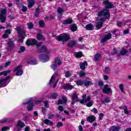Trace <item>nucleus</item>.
<instances>
[{
	"label": "nucleus",
	"mask_w": 131,
	"mask_h": 131,
	"mask_svg": "<svg viewBox=\"0 0 131 131\" xmlns=\"http://www.w3.org/2000/svg\"><path fill=\"white\" fill-rule=\"evenodd\" d=\"M102 4L105 6L104 7L105 9L98 12V17L103 16L105 19H108V18L110 17V12L108 9H112V8H114V5H113L112 3L110 2L109 0L103 1Z\"/></svg>",
	"instance_id": "1"
},
{
	"label": "nucleus",
	"mask_w": 131,
	"mask_h": 131,
	"mask_svg": "<svg viewBox=\"0 0 131 131\" xmlns=\"http://www.w3.org/2000/svg\"><path fill=\"white\" fill-rule=\"evenodd\" d=\"M56 40L58 41H67L70 39V35L63 33L56 37Z\"/></svg>",
	"instance_id": "2"
},
{
	"label": "nucleus",
	"mask_w": 131,
	"mask_h": 131,
	"mask_svg": "<svg viewBox=\"0 0 131 131\" xmlns=\"http://www.w3.org/2000/svg\"><path fill=\"white\" fill-rule=\"evenodd\" d=\"M10 76H7L5 78L0 79V89L5 88V86H7L9 84L10 81H8V80L10 79Z\"/></svg>",
	"instance_id": "3"
},
{
	"label": "nucleus",
	"mask_w": 131,
	"mask_h": 131,
	"mask_svg": "<svg viewBox=\"0 0 131 131\" xmlns=\"http://www.w3.org/2000/svg\"><path fill=\"white\" fill-rule=\"evenodd\" d=\"M15 47H16V46L14 43V41H13L12 39L9 38L8 41L7 42V51H8L9 52H11V51H13V49H14Z\"/></svg>",
	"instance_id": "4"
},
{
	"label": "nucleus",
	"mask_w": 131,
	"mask_h": 131,
	"mask_svg": "<svg viewBox=\"0 0 131 131\" xmlns=\"http://www.w3.org/2000/svg\"><path fill=\"white\" fill-rule=\"evenodd\" d=\"M32 101H33V98H29L28 101L23 103V105H29V104H31V106H28V111H31V110H32V109H33V106H34V103H32Z\"/></svg>",
	"instance_id": "5"
},
{
	"label": "nucleus",
	"mask_w": 131,
	"mask_h": 131,
	"mask_svg": "<svg viewBox=\"0 0 131 131\" xmlns=\"http://www.w3.org/2000/svg\"><path fill=\"white\" fill-rule=\"evenodd\" d=\"M22 66L18 65L16 68H15L13 71L16 73V76H21L23 74V70H22Z\"/></svg>",
	"instance_id": "6"
},
{
	"label": "nucleus",
	"mask_w": 131,
	"mask_h": 131,
	"mask_svg": "<svg viewBox=\"0 0 131 131\" xmlns=\"http://www.w3.org/2000/svg\"><path fill=\"white\" fill-rule=\"evenodd\" d=\"M97 20L98 21L96 23V28H98V29H100L102 28V27L103 26V23L105 22V18L101 17V18H97Z\"/></svg>",
	"instance_id": "7"
},
{
	"label": "nucleus",
	"mask_w": 131,
	"mask_h": 131,
	"mask_svg": "<svg viewBox=\"0 0 131 131\" xmlns=\"http://www.w3.org/2000/svg\"><path fill=\"white\" fill-rule=\"evenodd\" d=\"M6 14H7V9H3L1 10V13L0 14V19L1 20L2 23H5V22H6Z\"/></svg>",
	"instance_id": "8"
},
{
	"label": "nucleus",
	"mask_w": 131,
	"mask_h": 131,
	"mask_svg": "<svg viewBox=\"0 0 131 131\" xmlns=\"http://www.w3.org/2000/svg\"><path fill=\"white\" fill-rule=\"evenodd\" d=\"M82 99L81 100H79L80 104H83V103H86L91 101V96H89L86 98V94H83L82 96Z\"/></svg>",
	"instance_id": "9"
},
{
	"label": "nucleus",
	"mask_w": 131,
	"mask_h": 131,
	"mask_svg": "<svg viewBox=\"0 0 131 131\" xmlns=\"http://www.w3.org/2000/svg\"><path fill=\"white\" fill-rule=\"evenodd\" d=\"M108 86H109V85L108 84H106L104 86L102 90V92L104 94H112V90L111 88H108Z\"/></svg>",
	"instance_id": "10"
},
{
	"label": "nucleus",
	"mask_w": 131,
	"mask_h": 131,
	"mask_svg": "<svg viewBox=\"0 0 131 131\" xmlns=\"http://www.w3.org/2000/svg\"><path fill=\"white\" fill-rule=\"evenodd\" d=\"M16 30L17 31L19 37H22L26 34V31L25 30H21V28L19 27H17Z\"/></svg>",
	"instance_id": "11"
},
{
	"label": "nucleus",
	"mask_w": 131,
	"mask_h": 131,
	"mask_svg": "<svg viewBox=\"0 0 131 131\" xmlns=\"http://www.w3.org/2000/svg\"><path fill=\"white\" fill-rule=\"evenodd\" d=\"M37 42V41L36 40V39H28L27 41H26V45L28 46H32L33 45H36Z\"/></svg>",
	"instance_id": "12"
},
{
	"label": "nucleus",
	"mask_w": 131,
	"mask_h": 131,
	"mask_svg": "<svg viewBox=\"0 0 131 131\" xmlns=\"http://www.w3.org/2000/svg\"><path fill=\"white\" fill-rule=\"evenodd\" d=\"M25 126V124L22 122L21 121H18L17 124V130L20 131L21 130V129L23 128Z\"/></svg>",
	"instance_id": "13"
},
{
	"label": "nucleus",
	"mask_w": 131,
	"mask_h": 131,
	"mask_svg": "<svg viewBox=\"0 0 131 131\" xmlns=\"http://www.w3.org/2000/svg\"><path fill=\"white\" fill-rule=\"evenodd\" d=\"M40 61L43 62H47V61H49V56L47 55H41L39 57Z\"/></svg>",
	"instance_id": "14"
},
{
	"label": "nucleus",
	"mask_w": 131,
	"mask_h": 131,
	"mask_svg": "<svg viewBox=\"0 0 131 131\" xmlns=\"http://www.w3.org/2000/svg\"><path fill=\"white\" fill-rule=\"evenodd\" d=\"M112 38V34L111 33L108 34L107 35L104 36L101 40V42H105L108 40V39H111Z\"/></svg>",
	"instance_id": "15"
},
{
	"label": "nucleus",
	"mask_w": 131,
	"mask_h": 131,
	"mask_svg": "<svg viewBox=\"0 0 131 131\" xmlns=\"http://www.w3.org/2000/svg\"><path fill=\"white\" fill-rule=\"evenodd\" d=\"M73 23V19L71 18H68L66 20H63L62 24L64 25H67L68 24H71Z\"/></svg>",
	"instance_id": "16"
},
{
	"label": "nucleus",
	"mask_w": 131,
	"mask_h": 131,
	"mask_svg": "<svg viewBox=\"0 0 131 131\" xmlns=\"http://www.w3.org/2000/svg\"><path fill=\"white\" fill-rule=\"evenodd\" d=\"M101 57H102V54H101L100 53H96L94 55V61H95V62H98V61L101 59Z\"/></svg>",
	"instance_id": "17"
},
{
	"label": "nucleus",
	"mask_w": 131,
	"mask_h": 131,
	"mask_svg": "<svg viewBox=\"0 0 131 131\" xmlns=\"http://www.w3.org/2000/svg\"><path fill=\"white\" fill-rule=\"evenodd\" d=\"M43 122H44V123L45 124L50 125L51 126H53V125H54V123L53 122V121H52L48 119H45L43 121Z\"/></svg>",
	"instance_id": "18"
},
{
	"label": "nucleus",
	"mask_w": 131,
	"mask_h": 131,
	"mask_svg": "<svg viewBox=\"0 0 131 131\" xmlns=\"http://www.w3.org/2000/svg\"><path fill=\"white\" fill-rule=\"evenodd\" d=\"M37 39L38 40H46V38H45V36L40 33H37Z\"/></svg>",
	"instance_id": "19"
},
{
	"label": "nucleus",
	"mask_w": 131,
	"mask_h": 131,
	"mask_svg": "<svg viewBox=\"0 0 131 131\" xmlns=\"http://www.w3.org/2000/svg\"><path fill=\"white\" fill-rule=\"evenodd\" d=\"M87 120L89 122L93 123L95 120H96V117H95V116L91 115L87 118Z\"/></svg>",
	"instance_id": "20"
},
{
	"label": "nucleus",
	"mask_w": 131,
	"mask_h": 131,
	"mask_svg": "<svg viewBox=\"0 0 131 131\" xmlns=\"http://www.w3.org/2000/svg\"><path fill=\"white\" fill-rule=\"evenodd\" d=\"M53 64H56V65H61L62 64V61L59 58L57 57L55 59V60L53 61Z\"/></svg>",
	"instance_id": "21"
},
{
	"label": "nucleus",
	"mask_w": 131,
	"mask_h": 131,
	"mask_svg": "<svg viewBox=\"0 0 131 131\" xmlns=\"http://www.w3.org/2000/svg\"><path fill=\"white\" fill-rule=\"evenodd\" d=\"M72 99L75 100L76 102H79V99H78V97L77 96V92H75L73 94Z\"/></svg>",
	"instance_id": "22"
},
{
	"label": "nucleus",
	"mask_w": 131,
	"mask_h": 131,
	"mask_svg": "<svg viewBox=\"0 0 131 131\" xmlns=\"http://www.w3.org/2000/svg\"><path fill=\"white\" fill-rule=\"evenodd\" d=\"M94 83L91 81H89L88 80H84V86H89L90 85H93Z\"/></svg>",
	"instance_id": "23"
},
{
	"label": "nucleus",
	"mask_w": 131,
	"mask_h": 131,
	"mask_svg": "<svg viewBox=\"0 0 131 131\" xmlns=\"http://www.w3.org/2000/svg\"><path fill=\"white\" fill-rule=\"evenodd\" d=\"M9 73H11L10 70L1 72H0V76H2V75H4V76H7L8 75V74H9Z\"/></svg>",
	"instance_id": "24"
},
{
	"label": "nucleus",
	"mask_w": 131,
	"mask_h": 131,
	"mask_svg": "<svg viewBox=\"0 0 131 131\" xmlns=\"http://www.w3.org/2000/svg\"><path fill=\"white\" fill-rule=\"evenodd\" d=\"M85 66H88V62L86 61H84L83 63L80 64V68L82 70H84V69H85Z\"/></svg>",
	"instance_id": "25"
},
{
	"label": "nucleus",
	"mask_w": 131,
	"mask_h": 131,
	"mask_svg": "<svg viewBox=\"0 0 131 131\" xmlns=\"http://www.w3.org/2000/svg\"><path fill=\"white\" fill-rule=\"evenodd\" d=\"M63 89H67V90H72L73 89V86L70 85L69 83H67L64 84L63 86Z\"/></svg>",
	"instance_id": "26"
},
{
	"label": "nucleus",
	"mask_w": 131,
	"mask_h": 131,
	"mask_svg": "<svg viewBox=\"0 0 131 131\" xmlns=\"http://www.w3.org/2000/svg\"><path fill=\"white\" fill-rule=\"evenodd\" d=\"M76 45V42L74 40H71L68 45V47L69 48H73Z\"/></svg>",
	"instance_id": "27"
},
{
	"label": "nucleus",
	"mask_w": 131,
	"mask_h": 131,
	"mask_svg": "<svg viewBox=\"0 0 131 131\" xmlns=\"http://www.w3.org/2000/svg\"><path fill=\"white\" fill-rule=\"evenodd\" d=\"M87 30H93L94 29V26L92 24L86 25L85 27Z\"/></svg>",
	"instance_id": "28"
},
{
	"label": "nucleus",
	"mask_w": 131,
	"mask_h": 131,
	"mask_svg": "<svg viewBox=\"0 0 131 131\" xmlns=\"http://www.w3.org/2000/svg\"><path fill=\"white\" fill-rule=\"evenodd\" d=\"M70 29L71 31L74 32V31H76V30H77V26H76V25L75 24H73L71 25Z\"/></svg>",
	"instance_id": "29"
},
{
	"label": "nucleus",
	"mask_w": 131,
	"mask_h": 131,
	"mask_svg": "<svg viewBox=\"0 0 131 131\" xmlns=\"http://www.w3.org/2000/svg\"><path fill=\"white\" fill-rule=\"evenodd\" d=\"M127 50H122L120 54L118 55V56L120 57V56H124V55H126V54H127Z\"/></svg>",
	"instance_id": "30"
},
{
	"label": "nucleus",
	"mask_w": 131,
	"mask_h": 131,
	"mask_svg": "<svg viewBox=\"0 0 131 131\" xmlns=\"http://www.w3.org/2000/svg\"><path fill=\"white\" fill-rule=\"evenodd\" d=\"M29 2L28 8H32L34 6V0H28Z\"/></svg>",
	"instance_id": "31"
},
{
	"label": "nucleus",
	"mask_w": 131,
	"mask_h": 131,
	"mask_svg": "<svg viewBox=\"0 0 131 131\" xmlns=\"http://www.w3.org/2000/svg\"><path fill=\"white\" fill-rule=\"evenodd\" d=\"M111 100H110V98L109 97H106L104 98L103 100L102 101V104H106L107 103H110V101Z\"/></svg>",
	"instance_id": "32"
},
{
	"label": "nucleus",
	"mask_w": 131,
	"mask_h": 131,
	"mask_svg": "<svg viewBox=\"0 0 131 131\" xmlns=\"http://www.w3.org/2000/svg\"><path fill=\"white\" fill-rule=\"evenodd\" d=\"M77 85H83L84 84V80H78L76 81Z\"/></svg>",
	"instance_id": "33"
},
{
	"label": "nucleus",
	"mask_w": 131,
	"mask_h": 131,
	"mask_svg": "<svg viewBox=\"0 0 131 131\" xmlns=\"http://www.w3.org/2000/svg\"><path fill=\"white\" fill-rule=\"evenodd\" d=\"M25 36H26V35H24L22 37H19L20 38L18 39L17 42H21V43H23V41H24V38H25Z\"/></svg>",
	"instance_id": "34"
},
{
	"label": "nucleus",
	"mask_w": 131,
	"mask_h": 131,
	"mask_svg": "<svg viewBox=\"0 0 131 131\" xmlns=\"http://www.w3.org/2000/svg\"><path fill=\"white\" fill-rule=\"evenodd\" d=\"M28 63L30 65H36V64H37V61L36 60H32L29 61Z\"/></svg>",
	"instance_id": "35"
},
{
	"label": "nucleus",
	"mask_w": 131,
	"mask_h": 131,
	"mask_svg": "<svg viewBox=\"0 0 131 131\" xmlns=\"http://www.w3.org/2000/svg\"><path fill=\"white\" fill-rule=\"evenodd\" d=\"M71 75H72V74H71V72H70V71H66L65 77H67V78H68L70 77V76H71Z\"/></svg>",
	"instance_id": "36"
},
{
	"label": "nucleus",
	"mask_w": 131,
	"mask_h": 131,
	"mask_svg": "<svg viewBox=\"0 0 131 131\" xmlns=\"http://www.w3.org/2000/svg\"><path fill=\"white\" fill-rule=\"evenodd\" d=\"M39 52H48V50H47V47L45 45H42L41 49H40Z\"/></svg>",
	"instance_id": "37"
},
{
	"label": "nucleus",
	"mask_w": 131,
	"mask_h": 131,
	"mask_svg": "<svg viewBox=\"0 0 131 131\" xmlns=\"http://www.w3.org/2000/svg\"><path fill=\"white\" fill-rule=\"evenodd\" d=\"M16 3V5H17L18 8H21L22 6H23V4L21 2H20V0H15Z\"/></svg>",
	"instance_id": "38"
},
{
	"label": "nucleus",
	"mask_w": 131,
	"mask_h": 131,
	"mask_svg": "<svg viewBox=\"0 0 131 131\" xmlns=\"http://www.w3.org/2000/svg\"><path fill=\"white\" fill-rule=\"evenodd\" d=\"M25 51H26V49L25 48V47L20 46L19 48V51H18V53H24Z\"/></svg>",
	"instance_id": "39"
},
{
	"label": "nucleus",
	"mask_w": 131,
	"mask_h": 131,
	"mask_svg": "<svg viewBox=\"0 0 131 131\" xmlns=\"http://www.w3.org/2000/svg\"><path fill=\"white\" fill-rule=\"evenodd\" d=\"M59 96V94L58 93H53L51 95V99H57L58 96Z\"/></svg>",
	"instance_id": "40"
},
{
	"label": "nucleus",
	"mask_w": 131,
	"mask_h": 131,
	"mask_svg": "<svg viewBox=\"0 0 131 131\" xmlns=\"http://www.w3.org/2000/svg\"><path fill=\"white\" fill-rule=\"evenodd\" d=\"M39 13H40V8H38L36 9V12L35 13V17H38V15H39Z\"/></svg>",
	"instance_id": "41"
},
{
	"label": "nucleus",
	"mask_w": 131,
	"mask_h": 131,
	"mask_svg": "<svg viewBox=\"0 0 131 131\" xmlns=\"http://www.w3.org/2000/svg\"><path fill=\"white\" fill-rule=\"evenodd\" d=\"M51 67L54 71L57 69V67H58L57 64H56V63H53V64L51 66Z\"/></svg>",
	"instance_id": "42"
},
{
	"label": "nucleus",
	"mask_w": 131,
	"mask_h": 131,
	"mask_svg": "<svg viewBox=\"0 0 131 131\" xmlns=\"http://www.w3.org/2000/svg\"><path fill=\"white\" fill-rule=\"evenodd\" d=\"M76 58H81L82 56V53L81 52H77L75 54Z\"/></svg>",
	"instance_id": "43"
},
{
	"label": "nucleus",
	"mask_w": 131,
	"mask_h": 131,
	"mask_svg": "<svg viewBox=\"0 0 131 131\" xmlns=\"http://www.w3.org/2000/svg\"><path fill=\"white\" fill-rule=\"evenodd\" d=\"M39 25L40 27H41L42 28L45 27V22L43 20H41L39 21Z\"/></svg>",
	"instance_id": "44"
},
{
	"label": "nucleus",
	"mask_w": 131,
	"mask_h": 131,
	"mask_svg": "<svg viewBox=\"0 0 131 131\" xmlns=\"http://www.w3.org/2000/svg\"><path fill=\"white\" fill-rule=\"evenodd\" d=\"M110 71H111L110 68L105 67L104 68V73H107L108 74L110 73Z\"/></svg>",
	"instance_id": "45"
},
{
	"label": "nucleus",
	"mask_w": 131,
	"mask_h": 131,
	"mask_svg": "<svg viewBox=\"0 0 131 131\" xmlns=\"http://www.w3.org/2000/svg\"><path fill=\"white\" fill-rule=\"evenodd\" d=\"M54 81H55V77L54 76V75H53L51 77V78L50 81V83H49L50 85H51V84H53V83L54 82Z\"/></svg>",
	"instance_id": "46"
},
{
	"label": "nucleus",
	"mask_w": 131,
	"mask_h": 131,
	"mask_svg": "<svg viewBox=\"0 0 131 131\" xmlns=\"http://www.w3.org/2000/svg\"><path fill=\"white\" fill-rule=\"evenodd\" d=\"M123 109L124 110V112L125 114H128L129 113L128 111H127V107H126V106H124L123 107Z\"/></svg>",
	"instance_id": "47"
},
{
	"label": "nucleus",
	"mask_w": 131,
	"mask_h": 131,
	"mask_svg": "<svg viewBox=\"0 0 131 131\" xmlns=\"http://www.w3.org/2000/svg\"><path fill=\"white\" fill-rule=\"evenodd\" d=\"M119 89L121 91V92H122V93H124V91L123 90L124 89V85H123V84H120L119 85Z\"/></svg>",
	"instance_id": "48"
},
{
	"label": "nucleus",
	"mask_w": 131,
	"mask_h": 131,
	"mask_svg": "<svg viewBox=\"0 0 131 131\" xmlns=\"http://www.w3.org/2000/svg\"><path fill=\"white\" fill-rule=\"evenodd\" d=\"M29 29H32L33 28V24L32 23H29L27 24Z\"/></svg>",
	"instance_id": "49"
},
{
	"label": "nucleus",
	"mask_w": 131,
	"mask_h": 131,
	"mask_svg": "<svg viewBox=\"0 0 131 131\" xmlns=\"http://www.w3.org/2000/svg\"><path fill=\"white\" fill-rule=\"evenodd\" d=\"M63 12H64V10H63V9L61 8V7L58 8L57 12L58 13V14H62Z\"/></svg>",
	"instance_id": "50"
},
{
	"label": "nucleus",
	"mask_w": 131,
	"mask_h": 131,
	"mask_svg": "<svg viewBox=\"0 0 131 131\" xmlns=\"http://www.w3.org/2000/svg\"><path fill=\"white\" fill-rule=\"evenodd\" d=\"M62 126H63V123L62 122H58L56 124V127H57V128H60V127Z\"/></svg>",
	"instance_id": "51"
},
{
	"label": "nucleus",
	"mask_w": 131,
	"mask_h": 131,
	"mask_svg": "<svg viewBox=\"0 0 131 131\" xmlns=\"http://www.w3.org/2000/svg\"><path fill=\"white\" fill-rule=\"evenodd\" d=\"M7 121H8V119H3L0 120V124H2V123H6Z\"/></svg>",
	"instance_id": "52"
},
{
	"label": "nucleus",
	"mask_w": 131,
	"mask_h": 131,
	"mask_svg": "<svg viewBox=\"0 0 131 131\" xmlns=\"http://www.w3.org/2000/svg\"><path fill=\"white\" fill-rule=\"evenodd\" d=\"M9 129H10V127L5 126L2 128V131H7V130H9Z\"/></svg>",
	"instance_id": "53"
},
{
	"label": "nucleus",
	"mask_w": 131,
	"mask_h": 131,
	"mask_svg": "<svg viewBox=\"0 0 131 131\" xmlns=\"http://www.w3.org/2000/svg\"><path fill=\"white\" fill-rule=\"evenodd\" d=\"M21 11L23 12H26V11H27V7L23 5L21 8Z\"/></svg>",
	"instance_id": "54"
},
{
	"label": "nucleus",
	"mask_w": 131,
	"mask_h": 131,
	"mask_svg": "<svg viewBox=\"0 0 131 131\" xmlns=\"http://www.w3.org/2000/svg\"><path fill=\"white\" fill-rule=\"evenodd\" d=\"M58 110H59V111L61 112H62V111H64V107L62 105H59L58 106Z\"/></svg>",
	"instance_id": "55"
},
{
	"label": "nucleus",
	"mask_w": 131,
	"mask_h": 131,
	"mask_svg": "<svg viewBox=\"0 0 131 131\" xmlns=\"http://www.w3.org/2000/svg\"><path fill=\"white\" fill-rule=\"evenodd\" d=\"M42 112L43 113L44 115H46L47 109H46V108H45L44 107H42Z\"/></svg>",
	"instance_id": "56"
},
{
	"label": "nucleus",
	"mask_w": 131,
	"mask_h": 131,
	"mask_svg": "<svg viewBox=\"0 0 131 131\" xmlns=\"http://www.w3.org/2000/svg\"><path fill=\"white\" fill-rule=\"evenodd\" d=\"M11 30L7 29L5 30V34H6L7 35L8 34H11Z\"/></svg>",
	"instance_id": "57"
},
{
	"label": "nucleus",
	"mask_w": 131,
	"mask_h": 131,
	"mask_svg": "<svg viewBox=\"0 0 131 131\" xmlns=\"http://www.w3.org/2000/svg\"><path fill=\"white\" fill-rule=\"evenodd\" d=\"M44 104L46 108H49V101H46L44 102Z\"/></svg>",
	"instance_id": "58"
},
{
	"label": "nucleus",
	"mask_w": 131,
	"mask_h": 131,
	"mask_svg": "<svg viewBox=\"0 0 131 131\" xmlns=\"http://www.w3.org/2000/svg\"><path fill=\"white\" fill-rule=\"evenodd\" d=\"M98 85H99V86H100V88H102V86L104 85V83L102 81H99L98 82Z\"/></svg>",
	"instance_id": "59"
},
{
	"label": "nucleus",
	"mask_w": 131,
	"mask_h": 131,
	"mask_svg": "<svg viewBox=\"0 0 131 131\" xmlns=\"http://www.w3.org/2000/svg\"><path fill=\"white\" fill-rule=\"evenodd\" d=\"M54 118V115L50 114L48 115V119H52Z\"/></svg>",
	"instance_id": "60"
},
{
	"label": "nucleus",
	"mask_w": 131,
	"mask_h": 131,
	"mask_svg": "<svg viewBox=\"0 0 131 131\" xmlns=\"http://www.w3.org/2000/svg\"><path fill=\"white\" fill-rule=\"evenodd\" d=\"M103 117H104V114L103 113H100L99 116V119L100 120H101L102 119V118H103Z\"/></svg>",
	"instance_id": "61"
},
{
	"label": "nucleus",
	"mask_w": 131,
	"mask_h": 131,
	"mask_svg": "<svg viewBox=\"0 0 131 131\" xmlns=\"http://www.w3.org/2000/svg\"><path fill=\"white\" fill-rule=\"evenodd\" d=\"M86 105L87 106V107H92V106H93V102H89L86 104Z\"/></svg>",
	"instance_id": "62"
},
{
	"label": "nucleus",
	"mask_w": 131,
	"mask_h": 131,
	"mask_svg": "<svg viewBox=\"0 0 131 131\" xmlns=\"http://www.w3.org/2000/svg\"><path fill=\"white\" fill-rule=\"evenodd\" d=\"M91 112H94V113L97 114L98 113V110H97L96 108H94L93 109L91 110Z\"/></svg>",
	"instance_id": "63"
},
{
	"label": "nucleus",
	"mask_w": 131,
	"mask_h": 131,
	"mask_svg": "<svg viewBox=\"0 0 131 131\" xmlns=\"http://www.w3.org/2000/svg\"><path fill=\"white\" fill-rule=\"evenodd\" d=\"M10 64H11V61H8L5 63V67L7 68L8 67V66H10Z\"/></svg>",
	"instance_id": "64"
}]
</instances>
